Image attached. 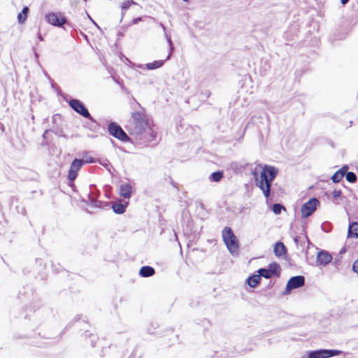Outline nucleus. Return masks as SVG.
<instances>
[{"label":"nucleus","mask_w":358,"mask_h":358,"mask_svg":"<svg viewBox=\"0 0 358 358\" xmlns=\"http://www.w3.org/2000/svg\"><path fill=\"white\" fill-rule=\"evenodd\" d=\"M260 281V277L259 275H253L248 278V284L250 287H255Z\"/></svg>","instance_id":"nucleus-18"},{"label":"nucleus","mask_w":358,"mask_h":358,"mask_svg":"<svg viewBox=\"0 0 358 358\" xmlns=\"http://www.w3.org/2000/svg\"><path fill=\"white\" fill-rule=\"evenodd\" d=\"M332 260V256L327 251L322 250L317 253V265H327Z\"/></svg>","instance_id":"nucleus-11"},{"label":"nucleus","mask_w":358,"mask_h":358,"mask_svg":"<svg viewBox=\"0 0 358 358\" xmlns=\"http://www.w3.org/2000/svg\"><path fill=\"white\" fill-rule=\"evenodd\" d=\"M268 270H270L271 274L273 275L278 276L280 273V267L276 263L271 264L268 266Z\"/></svg>","instance_id":"nucleus-21"},{"label":"nucleus","mask_w":358,"mask_h":358,"mask_svg":"<svg viewBox=\"0 0 358 358\" xmlns=\"http://www.w3.org/2000/svg\"><path fill=\"white\" fill-rule=\"evenodd\" d=\"M348 235L349 237L358 238V222H354L349 225Z\"/></svg>","instance_id":"nucleus-15"},{"label":"nucleus","mask_w":358,"mask_h":358,"mask_svg":"<svg viewBox=\"0 0 358 358\" xmlns=\"http://www.w3.org/2000/svg\"><path fill=\"white\" fill-rule=\"evenodd\" d=\"M345 178L349 182L352 183L355 182L357 180L355 173L353 172H348L345 175Z\"/></svg>","instance_id":"nucleus-25"},{"label":"nucleus","mask_w":358,"mask_h":358,"mask_svg":"<svg viewBox=\"0 0 358 358\" xmlns=\"http://www.w3.org/2000/svg\"><path fill=\"white\" fill-rule=\"evenodd\" d=\"M305 284V278L302 275H296L292 277L287 282L286 285V291L290 292L294 289L303 287Z\"/></svg>","instance_id":"nucleus-10"},{"label":"nucleus","mask_w":358,"mask_h":358,"mask_svg":"<svg viewBox=\"0 0 358 358\" xmlns=\"http://www.w3.org/2000/svg\"><path fill=\"white\" fill-rule=\"evenodd\" d=\"M155 269L149 266H144L141 267L139 271V274L142 277H150L155 274Z\"/></svg>","instance_id":"nucleus-16"},{"label":"nucleus","mask_w":358,"mask_h":358,"mask_svg":"<svg viewBox=\"0 0 358 358\" xmlns=\"http://www.w3.org/2000/svg\"><path fill=\"white\" fill-rule=\"evenodd\" d=\"M28 12L29 8L24 7L22 12L18 14L17 20L20 23H24L27 20Z\"/></svg>","instance_id":"nucleus-19"},{"label":"nucleus","mask_w":358,"mask_h":358,"mask_svg":"<svg viewBox=\"0 0 358 358\" xmlns=\"http://www.w3.org/2000/svg\"><path fill=\"white\" fill-rule=\"evenodd\" d=\"M69 105L78 114L83 117L93 120L92 117L90 115L89 111L85 108L84 104L78 99H71L69 101Z\"/></svg>","instance_id":"nucleus-7"},{"label":"nucleus","mask_w":358,"mask_h":358,"mask_svg":"<svg viewBox=\"0 0 358 358\" xmlns=\"http://www.w3.org/2000/svg\"><path fill=\"white\" fill-rule=\"evenodd\" d=\"M319 205V201L316 198H311L307 202L304 203L301 207V213L303 218H307L310 216L317 209Z\"/></svg>","instance_id":"nucleus-5"},{"label":"nucleus","mask_w":358,"mask_h":358,"mask_svg":"<svg viewBox=\"0 0 358 358\" xmlns=\"http://www.w3.org/2000/svg\"><path fill=\"white\" fill-rule=\"evenodd\" d=\"M348 169L347 166H343L341 169L338 170L331 177V180L334 182H339L343 178L345 172Z\"/></svg>","instance_id":"nucleus-14"},{"label":"nucleus","mask_w":358,"mask_h":358,"mask_svg":"<svg viewBox=\"0 0 358 358\" xmlns=\"http://www.w3.org/2000/svg\"><path fill=\"white\" fill-rule=\"evenodd\" d=\"M93 162V160H92H92H89V161H87V162Z\"/></svg>","instance_id":"nucleus-29"},{"label":"nucleus","mask_w":358,"mask_h":358,"mask_svg":"<svg viewBox=\"0 0 358 358\" xmlns=\"http://www.w3.org/2000/svg\"><path fill=\"white\" fill-rule=\"evenodd\" d=\"M136 3L133 0H127L122 2L121 5V9L122 11V13H124L127 10L131 7L132 5H135Z\"/></svg>","instance_id":"nucleus-23"},{"label":"nucleus","mask_w":358,"mask_h":358,"mask_svg":"<svg viewBox=\"0 0 358 358\" xmlns=\"http://www.w3.org/2000/svg\"><path fill=\"white\" fill-rule=\"evenodd\" d=\"M141 21H142V17H141L134 18V19H133L131 20V22H130L129 25L136 24L138 23Z\"/></svg>","instance_id":"nucleus-27"},{"label":"nucleus","mask_w":358,"mask_h":358,"mask_svg":"<svg viewBox=\"0 0 358 358\" xmlns=\"http://www.w3.org/2000/svg\"><path fill=\"white\" fill-rule=\"evenodd\" d=\"M132 194V186L129 183L122 184L120 187V195L122 197L129 199Z\"/></svg>","instance_id":"nucleus-12"},{"label":"nucleus","mask_w":358,"mask_h":358,"mask_svg":"<svg viewBox=\"0 0 358 358\" xmlns=\"http://www.w3.org/2000/svg\"><path fill=\"white\" fill-rule=\"evenodd\" d=\"M131 117V121L126 127L131 136L145 143L155 140L157 132L154 129L152 121L148 117L145 109L132 112Z\"/></svg>","instance_id":"nucleus-1"},{"label":"nucleus","mask_w":358,"mask_h":358,"mask_svg":"<svg viewBox=\"0 0 358 358\" xmlns=\"http://www.w3.org/2000/svg\"><path fill=\"white\" fill-rule=\"evenodd\" d=\"M112 208L115 213L122 214L125 211L126 206L122 203H117L113 204Z\"/></svg>","instance_id":"nucleus-20"},{"label":"nucleus","mask_w":358,"mask_h":358,"mask_svg":"<svg viewBox=\"0 0 358 358\" xmlns=\"http://www.w3.org/2000/svg\"><path fill=\"white\" fill-rule=\"evenodd\" d=\"M45 19L49 24L56 27H61L67 21L66 18L59 12L48 13L45 15Z\"/></svg>","instance_id":"nucleus-8"},{"label":"nucleus","mask_w":358,"mask_h":358,"mask_svg":"<svg viewBox=\"0 0 358 358\" xmlns=\"http://www.w3.org/2000/svg\"><path fill=\"white\" fill-rule=\"evenodd\" d=\"M84 164L83 159H75L71 164L68 173V178L71 181L76 180L78 176V171L82 168Z\"/></svg>","instance_id":"nucleus-9"},{"label":"nucleus","mask_w":358,"mask_h":358,"mask_svg":"<svg viewBox=\"0 0 358 358\" xmlns=\"http://www.w3.org/2000/svg\"><path fill=\"white\" fill-rule=\"evenodd\" d=\"M222 178H223V173L220 171L213 173L210 176V179L216 182H220Z\"/></svg>","instance_id":"nucleus-22"},{"label":"nucleus","mask_w":358,"mask_h":358,"mask_svg":"<svg viewBox=\"0 0 358 358\" xmlns=\"http://www.w3.org/2000/svg\"><path fill=\"white\" fill-rule=\"evenodd\" d=\"M277 174L278 170L269 165H258L252 172L255 185L262 191L264 196L267 199L271 195V182Z\"/></svg>","instance_id":"nucleus-2"},{"label":"nucleus","mask_w":358,"mask_h":358,"mask_svg":"<svg viewBox=\"0 0 358 358\" xmlns=\"http://www.w3.org/2000/svg\"><path fill=\"white\" fill-rule=\"evenodd\" d=\"M164 60H157L146 64V68L150 70L160 68L163 66Z\"/></svg>","instance_id":"nucleus-17"},{"label":"nucleus","mask_w":358,"mask_h":358,"mask_svg":"<svg viewBox=\"0 0 358 358\" xmlns=\"http://www.w3.org/2000/svg\"><path fill=\"white\" fill-rule=\"evenodd\" d=\"M272 210L275 214H280L281 213L282 210H285V208L283 206H282L281 204L275 203L273 206Z\"/></svg>","instance_id":"nucleus-26"},{"label":"nucleus","mask_w":358,"mask_h":358,"mask_svg":"<svg viewBox=\"0 0 358 358\" xmlns=\"http://www.w3.org/2000/svg\"><path fill=\"white\" fill-rule=\"evenodd\" d=\"M287 251V248L283 243L279 241L275 244L273 252L275 256L278 257L285 256Z\"/></svg>","instance_id":"nucleus-13"},{"label":"nucleus","mask_w":358,"mask_h":358,"mask_svg":"<svg viewBox=\"0 0 358 358\" xmlns=\"http://www.w3.org/2000/svg\"><path fill=\"white\" fill-rule=\"evenodd\" d=\"M258 273L259 277L262 276L265 278H270L273 276L270 270H268V268H260L259 269Z\"/></svg>","instance_id":"nucleus-24"},{"label":"nucleus","mask_w":358,"mask_h":358,"mask_svg":"<svg viewBox=\"0 0 358 358\" xmlns=\"http://www.w3.org/2000/svg\"><path fill=\"white\" fill-rule=\"evenodd\" d=\"M348 1H349V0H341V3L343 5L346 4Z\"/></svg>","instance_id":"nucleus-28"},{"label":"nucleus","mask_w":358,"mask_h":358,"mask_svg":"<svg viewBox=\"0 0 358 358\" xmlns=\"http://www.w3.org/2000/svg\"><path fill=\"white\" fill-rule=\"evenodd\" d=\"M108 129L110 134L120 141L123 142H127L129 141V136L117 124L111 122L108 124Z\"/></svg>","instance_id":"nucleus-6"},{"label":"nucleus","mask_w":358,"mask_h":358,"mask_svg":"<svg viewBox=\"0 0 358 358\" xmlns=\"http://www.w3.org/2000/svg\"><path fill=\"white\" fill-rule=\"evenodd\" d=\"M184 1H188L189 0H183Z\"/></svg>","instance_id":"nucleus-30"},{"label":"nucleus","mask_w":358,"mask_h":358,"mask_svg":"<svg viewBox=\"0 0 358 358\" xmlns=\"http://www.w3.org/2000/svg\"><path fill=\"white\" fill-rule=\"evenodd\" d=\"M222 240L231 254L237 253L239 249L238 241L229 227H225L222 231Z\"/></svg>","instance_id":"nucleus-3"},{"label":"nucleus","mask_w":358,"mask_h":358,"mask_svg":"<svg viewBox=\"0 0 358 358\" xmlns=\"http://www.w3.org/2000/svg\"><path fill=\"white\" fill-rule=\"evenodd\" d=\"M342 354V351L338 350H317L309 351L308 352V358H329L334 356H338Z\"/></svg>","instance_id":"nucleus-4"}]
</instances>
